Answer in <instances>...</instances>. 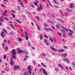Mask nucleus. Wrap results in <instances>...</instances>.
<instances>
[{
    "label": "nucleus",
    "mask_w": 75,
    "mask_h": 75,
    "mask_svg": "<svg viewBox=\"0 0 75 75\" xmlns=\"http://www.w3.org/2000/svg\"><path fill=\"white\" fill-rule=\"evenodd\" d=\"M45 29H46V30L47 31H49V32H51V31H52V32L53 30L52 29H48L47 28H45Z\"/></svg>",
    "instance_id": "nucleus-11"
},
{
    "label": "nucleus",
    "mask_w": 75,
    "mask_h": 75,
    "mask_svg": "<svg viewBox=\"0 0 75 75\" xmlns=\"http://www.w3.org/2000/svg\"><path fill=\"white\" fill-rule=\"evenodd\" d=\"M58 51L59 52H64L65 51V50L64 49L59 50Z\"/></svg>",
    "instance_id": "nucleus-8"
},
{
    "label": "nucleus",
    "mask_w": 75,
    "mask_h": 75,
    "mask_svg": "<svg viewBox=\"0 0 75 75\" xmlns=\"http://www.w3.org/2000/svg\"><path fill=\"white\" fill-rule=\"evenodd\" d=\"M19 41H22V39L21 38H19Z\"/></svg>",
    "instance_id": "nucleus-51"
},
{
    "label": "nucleus",
    "mask_w": 75,
    "mask_h": 75,
    "mask_svg": "<svg viewBox=\"0 0 75 75\" xmlns=\"http://www.w3.org/2000/svg\"><path fill=\"white\" fill-rule=\"evenodd\" d=\"M4 1H6L7 2H8V1L7 0H4Z\"/></svg>",
    "instance_id": "nucleus-55"
},
{
    "label": "nucleus",
    "mask_w": 75,
    "mask_h": 75,
    "mask_svg": "<svg viewBox=\"0 0 75 75\" xmlns=\"http://www.w3.org/2000/svg\"><path fill=\"white\" fill-rule=\"evenodd\" d=\"M46 44L47 45H49V43H46Z\"/></svg>",
    "instance_id": "nucleus-62"
},
{
    "label": "nucleus",
    "mask_w": 75,
    "mask_h": 75,
    "mask_svg": "<svg viewBox=\"0 0 75 75\" xmlns=\"http://www.w3.org/2000/svg\"><path fill=\"white\" fill-rule=\"evenodd\" d=\"M56 27L57 28H59V25H55Z\"/></svg>",
    "instance_id": "nucleus-31"
},
{
    "label": "nucleus",
    "mask_w": 75,
    "mask_h": 75,
    "mask_svg": "<svg viewBox=\"0 0 75 75\" xmlns=\"http://www.w3.org/2000/svg\"><path fill=\"white\" fill-rule=\"evenodd\" d=\"M42 70H44L42 68H41L40 69V71L39 72H41V71H42Z\"/></svg>",
    "instance_id": "nucleus-34"
},
{
    "label": "nucleus",
    "mask_w": 75,
    "mask_h": 75,
    "mask_svg": "<svg viewBox=\"0 0 75 75\" xmlns=\"http://www.w3.org/2000/svg\"><path fill=\"white\" fill-rule=\"evenodd\" d=\"M66 69L67 70V71H69V69H68V68L67 67H66Z\"/></svg>",
    "instance_id": "nucleus-44"
},
{
    "label": "nucleus",
    "mask_w": 75,
    "mask_h": 75,
    "mask_svg": "<svg viewBox=\"0 0 75 75\" xmlns=\"http://www.w3.org/2000/svg\"><path fill=\"white\" fill-rule=\"evenodd\" d=\"M45 26L46 27H47V24L45 23L44 24Z\"/></svg>",
    "instance_id": "nucleus-60"
},
{
    "label": "nucleus",
    "mask_w": 75,
    "mask_h": 75,
    "mask_svg": "<svg viewBox=\"0 0 75 75\" xmlns=\"http://www.w3.org/2000/svg\"><path fill=\"white\" fill-rule=\"evenodd\" d=\"M40 8L41 10H43V8L42 7V6L41 5V4H40Z\"/></svg>",
    "instance_id": "nucleus-28"
},
{
    "label": "nucleus",
    "mask_w": 75,
    "mask_h": 75,
    "mask_svg": "<svg viewBox=\"0 0 75 75\" xmlns=\"http://www.w3.org/2000/svg\"><path fill=\"white\" fill-rule=\"evenodd\" d=\"M64 32H65V31H67V32H68V29H66L65 28H64Z\"/></svg>",
    "instance_id": "nucleus-21"
},
{
    "label": "nucleus",
    "mask_w": 75,
    "mask_h": 75,
    "mask_svg": "<svg viewBox=\"0 0 75 75\" xmlns=\"http://www.w3.org/2000/svg\"><path fill=\"white\" fill-rule=\"evenodd\" d=\"M70 6L71 7H74V4L72 3L70 4Z\"/></svg>",
    "instance_id": "nucleus-18"
},
{
    "label": "nucleus",
    "mask_w": 75,
    "mask_h": 75,
    "mask_svg": "<svg viewBox=\"0 0 75 75\" xmlns=\"http://www.w3.org/2000/svg\"><path fill=\"white\" fill-rule=\"evenodd\" d=\"M25 37L26 39L27 40H28V36H27L25 35Z\"/></svg>",
    "instance_id": "nucleus-24"
},
{
    "label": "nucleus",
    "mask_w": 75,
    "mask_h": 75,
    "mask_svg": "<svg viewBox=\"0 0 75 75\" xmlns=\"http://www.w3.org/2000/svg\"><path fill=\"white\" fill-rule=\"evenodd\" d=\"M40 10L41 9V8L40 7H38V11H40Z\"/></svg>",
    "instance_id": "nucleus-22"
},
{
    "label": "nucleus",
    "mask_w": 75,
    "mask_h": 75,
    "mask_svg": "<svg viewBox=\"0 0 75 75\" xmlns=\"http://www.w3.org/2000/svg\"><path fill=\"white\" fill-rule=\"evenodd\" d=\"M28 70L29 71V74L30 75L31 74V66L30 65L28 66Z\"/></svg>",
    "instance_id": "nucleus-1"
},
{
    "label": "nucleus",
    "mask_w": 75,
    "mask_h": 75,
    "mask_svg": "<svg viewBox=\"0 0 75 75\" xmlns=\"http://www.w3.org/2000/svg\"><path fill=\"white\" fill-rule=\"evenodd\" d=\"M52 28L53 29H54V30H55V27H54V26H52Z\"/></svg>",
    "instance_id": "nucleus-47"
},
{
    "label": "nucleus",
    "mask_w": 75,
    "mask_h": 75,
    "mask_svg": "<svg viewBox=\"0 0 75 75\" xmlns=\"http://www.w3.org/2000/svg\"><path fill=\"white\" fill-rule=\"evenodd\" d=\"M51 16L52 17H54V14H51Z\"/></svg>",
    "instance_id": "nucleus-52"
},
{
    "label": "nucleus",
    "mask_w": 75,
    "mask_h": 75,
    "mask_svg": "<svg viewBox=\"0 0 75 75\" xmlns=\"http://www.w3.org/2000/svg\"><path fill=\"white\" fill-rule=\"evenodd\" d=\"M66 10L67 11H72V10H70L68 9H67Z\"/></svg>",
    "instance_id": "nucleus-35"
},
{
    "label": "nucleus",
    "mask_w": 75,
    "mask_h": 75,
    "mask_svg": "<svg viewBox=\"0 0 75 75\" xmlns=\"http://www.w3.org/2000/svg\"><path fill=\"white\" fill-rule=\"evenodd\" d=\"M45 43L47 42V40L46 39H45Z\"/></svg>",
    "instance_id": "nucleus-53"
},
{
    "label": "nucleus",
    "mask_w": 75,
    "mask_h": 75,
    "mask_svg": "<svg viewBox=\"0 0 75 75\" xmlns=\"http://www.w3.org/2000/svg\"><path fill=\"white\" fill-rule=\"evenodd\" d=\"M42 71H43V73L45 75H47V71L45 70L44 69L42 70Z\"/></svg>",
    "instance_id": "nucleus-12"
},
{
    "label": "nucleus",
    "mask_w": 75,
    "mask_h": 75,
    "mask_svg": "<svg viewBox=\"0 0 75 75\" xmlns=\"http://www.w3.org/2000/svg\"><path fill=\"white\" fill-rule=\"evenodd\" d=\"M18 8H18V10H20V9H21V8H20V6H18Z\"/></svg>",
    "instance_id": "nucleus-56"
},
{
    "label": "nucleus",
    "mask_w": 75,
    "mask_h": 75,
    "mask_svg": "<svg viewBox=\"0 0 75 75\" xmlns=\"http://www.w3.org/2000/svg\"><path fill=\"white\" fill-rule=\"evenodd\" d=\"M34 3L35 5L36 6H37V4L36 3V2H34Z\"/></svg>",
    "instance_id": "nucleus-40"
},
{
    "label": "nucleus",
    "mask_w": 75,
    "mask_h": 75,
    "mask_svg": "<svg viewBox=\"0 0 75 75\" xmlns=\"http://www.w3.org/2000/svg\"><path fill=\"white\" fill-rule=\"evenodd\" d=\"M1 6L3 7H6V6L3 4H1Z\"/></svg>",
    "instance_id": "nucleus-33"
},
{
    "label": "nucleus",
    "mask_w": 75,
    "mask_h": 75,
    "mask_svg": "<svg viewBox=\"0 0 75 75\" xmlns=\"http://www.w3.org/2000/svg\"><path fill=\"white\" fill-rule=\"evenodd\" d=\"M31 24L32 25V26H34V24H33V22H31Z\"/></svg>",
    "instance_id": "nucleus-54"
},
{
    "label": "nucleus",
    "mask_w": 75,
    "mask_h": 75,
    "mask_svg": "<svg viewBox=\"0 0 75 75\" xmlns=\"http://www.w3.org/2000/svg\"><path fill=\"white\" fill-rule=\"evenodd\" d=\"M34 71L35 72H36L37 71V68H35L34 69Z\"/></svg>",
    "instance_id": "nucleus-59"
},
{
    "label": "nucleus",
    "mask_w": 75,
    "mask_h": 75,
    "mask_svg": "<svg viewBox=\"0 0 75 75\" xmlns=\"http://www.w3.org/2000/svg\"><path fill=\"white\" fill-rule=\"evenodd\" d=\"M18 1L19 2H20V3H22V0H18Z\"/></svg>",
    "instance_id": "nucleus-42"
},
{
    "label": "nucleus",
    "mask_w": 75,
    "mask_h": 75,
    "mask_svg": "<svg viewBox=\"0 0 75 75\" xmlns=\"http://www.w3.org/2000/svg\"><path fill=\"white\" fill-rule=\"evenodd\" d=\"M44 36L45 37H46V38H48V36H47V35L45 34H44Z\"/></svg>",
    "instance_id": "nucleus-29"
},
{
    "label": "nucleus",
    "mask_w": 75,
    "mask_h": 75,
    "mask_svg": "<svg viewBox=\"0 0 75 75\" xmlns=\"http://www.w3.org/2000/svg\"><path fill=\"white\" fill-rule=\"evenodd\" d=\"M50 40L51 41V42H53V39L51 37H50Z\"/></svg>",
    "instance_id": "nucleus-20"
},
{
    "label": "nucleus",
    "mask_w": 75,
    "mask_h": 75,
    "mask_svg": "<svg viewBox=\"0 0 75 75\" xmlns=\"http://www.w3.org/2000/svg\"><path fill=\"white\" fill-rule=\"evenodd\" d=\"M25 35H28V34H27V32H26V31L25 32Z\"/></svg>",
    "instance_id": "nucleus-50"
},
{
    "label": "nucleus",
    "mask_w": 75,
    "mask_h": 75,
    "mask_svg": "<svg viewBox=\"0 0 75 75\" xmlns=\"http://www.w3.org/2000/svg\"><path fill=\"white\" fill-rule=\"evenodd\" d=\"M53 1L54 3H57V0H53Z\"/></svg>",
    "instance_id": "nucleus-38"
},
{
    "label": "nucleus",
    "mask_w": 75,
    "mask_h": 75,
    "mask_svg": "<svg viewBox=\"0 0 75 75\" xmlns=\"http://www.w3.org/2000/svg\"><path fill=\"white\" fill-rule=\"evenodd\" d=\"M10 64L11 65V66H13V65H14V62H13L12 61H11L10 62Z\"/></svg>",
    "instance_id": "nucleus-14"
},
{
    "label": "nucleus",
    "mask_w": 75,
    "mask_h": 75,
    "mask_svg": "<svg viewBox=\"0 0 75 75\" xmlns=\"http://www.w3.org/2000/svg\"><path fill=\"white\" fill-rule=\"evenodd\" d=\"M24 61H25V60H27V58H24Z\"/></svg>",
    "instance_id": "nucleus-64"
},
{
    "label": "nucleus",
    "mask_w": 75,
    "mask_h": 75,
    "mask_svg": "<svg viewBox=\"0 0 75 75\" xmlns=\"http://www.w3.org/2000/svg\"><path fill=\"white\" fill-rule=\"evenodd\" d=\"M10 25L12 27H13V28H14V27L13 25H12V24H10Z\"/></svg>",
    "instance_id": "nucleus-46"
},
{
    "label": "nucleus",
    "mask_w": 75,
    "mask_h": 75,
    "mask_svg": "<svg viewBox=\"0 0 75 75\" xmlns=\"http://www.w3.org/2000/svg\"><path fill=\"white\" fill-rule=\"evenodd\" d=\"M21 6H23V7H24V5H23V3H21Z\"/></svg>",
    "instance_id": "nucleus-39"
},
{
    "label": "nucleus",
    "mask_w": 75,
    "mask_h": 75,
    "mask_svg": "<svg viewBox=\"0 0 75 75\" xmlns=\"http://www.w3.org/2000/svg\"><path fill=\"white\" fill-rule=\"evenodd\" d=\"M6 57H7L6 55V54H4V59H6Z\"/></svg>",
    "instance_id": "nucleus-27"
},
{
    "label": "nucleus",
    "mask_w": 75,
    "mask_h": 75,
    "mask_svg": "<svg viewBox=\"0 0 75 75\" xmlns=\"http://www.w3.org/2000/svg\"><path fill=\"white\" fill-rule=\"evenodd\" d=\"M59 11H60V13L61 14V13H62V11H61V10H59Z\"/></svg>",
    "instance_id": "nucleus-61"
},
{
    "label": "nucleus",
    "mask_w": 75,
    "mask_h": 75,
    "mask_svg": "<svg viewBox=\"0 0 75 75\" xmlns=\"http://www.w3.org/2000/svg\"><path fill=\"white\" fill-rule=\"evenodd\" d=\"M1 36L2 38H4L5 37V33H4V31H2L1 33Z\"/></svg>",
    "instance_id": "nucleus-5"
},
{
    "label": "nucleus",
    "mask_w": 75,
    "mask_h": 75,
    "mask_svg": "<svg viewBox=\"0 0 75 75\" xmlns=\"http://www.w3.org/2000/svg\"><path fill=\"white\" fill-rule=\"evenodd\" d=\"M18 52L19 53V54H21V52H23V50H21L19 48H18Z\"/></svg>",
    "instance_id": "nucleus-9"
},
{
    "label": "nucleus",
    "mask_w": 75,
    "mask_h": 75,
    "mask_svg": "<svg viewBox=\"0 0 75 75\" xmlns=\"http://www.w3.org/2000/svg\"><path fill=\"white\" fill-rule=\"evenodd\" d=\"M20 69V67L19 66L16 65L14 66V70H17V69Z\"/></svg>",
    "instance_id": "nucleus-2"
},
{
    "label": "nucleus",
    "mask_w": 75,
    "mask_h": 75,
    "mask_svg": "<svg viewBox=\"0 0 75 75\" xmlns=\"http://www.w3.org/2000/svg\"><path fill=\"white\" fill-rule=\"evenodd\" d=\"M12 12H13L14 13H16V11H15L12 10Z\"/></svg>",
    "instance_id": "nucleus-57"
},
{
    "label": "nucleus",
    "mask_w": 75,
    "mask_h": 75,
    "mask_svg": "<svg viewBox=\"0 0 75 75\" xmlns=\"http://www.w3.org/2000/svg\"><path fill=\"white\" fill-rule=\"evenodd\" d=\"M35 18H37V19H38V20H39V17H38L37 16H35Z\"/></svg>",
    "instance_id": "nucleus-41"
},
{
    "label": "nucleus",
    "mask_w": 75,
    "mask_h": 75,
    "mask_svg": "<svg viewBox=\"0 0 75 75\" xmlns=\"http://www.w3.org/2000/svg\"><path fill=\"white\" fill-rule=\"evenodd\" d=\"M36 3L37 4L38 3H39V2H38V1L37 0H36Z\"/></svg>",
    "instance_id": "nucleus-58"
},
{
    "label": "nucleus",
    "mask_w": 75,
    "mask_h": 75,
    "mask_svg": "<svg viewBox=\"0 0 75 75\" xmlns=\"http://www.w3.org/2000/svg\"><path fill=\"white\" fill-rule=\"evenodd\" d=\"M36 25L37 26V28L38 29V30H39V31H40V26L38 25L37 24H36Z\"/></svg>",
    "instance_id": "nucleus-16"
},
{
    "label": "nucleus",
    "mask_w": 75,
    "mask_h": 75,
    "mask_svg": "<svg viewBox=\"0 0 75 75\" xmlns=\"http://www.w3.org/2000/svg\"><path fill=\"white\" fill-rule=\"evenodd\" d=\"M59 67L60 68H61L62 69H63V66L61 64H59L58 65Z\"/></svg>",
    "instance_id": "nucleus-13"
},
{
    "label": "nucleus",
    "mask_w": 75,
    "mask_h": 75,
    "mask_svg": "<svg viewBox=\"0 0 75 75\" xmlns=\"http://www.w3.org/2000/svg\"><path fill=\"white\" fill-rule=\"evenodd\" d=\"M64 48H65V49H67L68 48V47L66 46H64Z\"/></svg>",
    "instance_id": "nucleus-45"
},
{
    "label": "nucleus",
    "mask_w": 75,
    "mask_h": 75,
    "mask_svg": "<svg viewBox=\"0 0 75 75\" xmlns=\"http://www.w3.org/2000/svg\"><path fill=\"white\" fill-rule=\"evenodd\" d=\"M8 47L6 46L5 47L4 51H7V50H8Z\"/></svg>",
    "instance_id": "nucleus-10"
},
{
    "label": "nucleus",
    "mask_w": 75,
    "mask_h": 75,
    "mask_svg": "<svg viewBox=\"0 0 75 75\" xmlns=\"http://www.w3.org/2000/svg\"><path fill=\"white\" fill-rule=\"evenodd\" d=\"M11 15L13 16V18H16V16H15V15L14 14L12 13Z\"/></svg>",
    "instance_id": "nucleus-25"
},
{
    "label": "nucleus",
    "mask_w": 75,
    "mask_h": 75,
    "mask_svg": "<svg viewBox=\"0 0 75 75\" xmlns=\"http://www.w3.org/2000/svg\"><path fill=\"white\" fill-rule=\"evenodd\" d=\"M69 68L71 70H72V69L71 68V67H69Z\"/></svg>",
    "instance_id": "nucleus-63"
},
{
    "label": "nucleus",
    "mask_w": 75,
    "mask_h": 75,
    "mask_svg": "<svg viewBox=\"0 0 75 75\" xmlns=\"http://www.w3.org/2000/svg\"><path fill=\"white\" fill-rule=\"evenodd\" d=\"M58 35H60V36H61V35H62L61 34V33L59 32H58Z\"/></svg>",
    "instance_id": "nucleus-30"
},
{
    "label": "nucleus",
    "mask_w": 75,
    "mask_h": 75,
    "mask_svg": "<svg viewBox=\"0 0 75 75\" xmlns=\"http://www.w3.org/2000/svg\"><path fill=\"white\" fill-rule=\"evenodd\" d=\"M11 52L12 54L13 55H16V52L15 50H12Z\"/></svg>",
    "instance_id": "nucleus-3"
},
{
    "label": "nucleus",
    "mask_w": 75,
    "mask_h": 75,
    "mask_svg": "<svg viewBox=\"0 0 75 75\" xmlns=\"http://www.w3.org/2000/svg\"><path fill=\"white\" fill-rule=\"evenodd\" d=\"M0 21L1 22H4V20L2 19V17L0 18Z\"/></svg>",
    "instance_id": "nucleus-15"
},
{
    "label": "nucleus",
    "mask_w": 75,
    "mask_h": 75,
    "mask_svg": "<svg viewBox=\"0 0 75 75\" xmlns=\"http://www.w3.org/2000/svg\"><path fill=\"white\" fill-rule=\"evenodd\" d=\"M73 66H74V67H75V63H74L72 64Z\"/></svg>",
    "instance_id": "nucleus-49"
},
{
    "label": "nucleus",
    "mask_w": 75,
    "mask_h": 75,
    "mask_svg": "<svg viewBox=\"0 0 75 75\" xmlns=\"http://www.w3.org/2000/svg\"><path fill=\"white\" fill-rule=\"evenodd\" d=\"M40 38L41 40H42V39H43V36H42V35L41 34H40Z\"/></svg>",
    "instance_id": "nucleus-17"
},
{
    "label": "nucleus",
    "mask_w": 75,
    "mask_h": 75,
    "mask_svg": "<svg viewBox=\"0 0 75 75\" xmlns=\"http://www.w3.org/2000/svg\"><path fill=\"white\" fill-rule=\"evenodd\" d=\"M23 75H28V72H25Z\"/></svg>",
    "instance_id": "nucleus-26"
},
{
    "label": "nucleus",
    "mask_w": 75,
    "mask_h": 75,
    "mask_svg": "<svg viewBox=\"0 0 75 75\" xmlns=\"http://www.w3.org/2000/svg\"><path fill=\"white\" fill-rule=\"evenodd\" d=\"M55 7H56V8H59V7L58 6H57V5H55Z\"/></svg>",
    "instance_id": "nucleus-48"
},
{
    "label": "nucleus",
    "mask_w": 75,
    "mask_h": 75,
    "mask_svg": "<svg viewBox=\"0 0 75 75\" xmlns=\"http://www.w3.org/2000/svg\"><path fill=\"white\" fill-rule=\"evenodd\" d=\"M69 59L67 58H66V61L67 62H69Z\"/></svg>",
    "instance_id": "nucleus-23"
},
{
    "label": "nucleus",
    "mask_w": 75,
    "mask_h": 75,
    "mask_svg": "<svg viewBox=\"0 0 75 75\" xmlns=\"http://www.w3.org/2000/svg\"><path fill=\"white\" fill-rule=\"evenodd\" d=\"M69 31L70 33H69L68 34L70 35V36H72V34H74V32L73 31L69 30Z\"/></svg>",
    "instance_id": "nucleus-4"
},
{
    "label": "nucleus",
    "mask_w": 75,
    "mask_h": 75,
    "mask_svg": "<svg viewBox=\"0 0 75 75\" xmlns=\"http://www.w3.org/2000/svg\"><path fill=\"white\" fill-rule=\"evenodd\" d=\"M12 58H13V59H16V55L13 56L12 57Z\"/></svg>",
    "instance_id": "nucleus-32"
},
{
    "label": "nucleus",
    "mask_w": 75,
    "mask_h": 75,
    "mask_svg": "<svg viewBox=\"0 0 75 75\" xmlns=\"http://www.w3.org/2000/svg\"><path fill=\"white\" fill-rule=\"evenodd\" d=\"M53 40L54 41H55V42H56V41H57V40H56V39H55V38H53Z\"/></svg>",
    "instance_id": "nucleus-37"
},
{
    "label": "nucleus",
    "mask_w": 75,
    "mask_h": 75,
    "mask_svg": "<svg viewBox=\"0 0 75 75\" xmlns=\"http://www.w3.org/2000/svg\"><path fill=\"white\" fill-rule=\"evenodd\" d=\"M61 55H62V57H67V53H62L61 54Z\"/></svg>",
    "instance_id": "nucleus-6"
},
{
    "label": "nucleus",
    "mask_w": 75,
    "mask_h": 75,
    "mask_svg": "<svg viewBox=\"0 0 75 75\" xmlns=\"http://www.w3.org/2000/svg\"><path fill=\"white\" fill-rule=\"evenodd\" d=\"M41 65H43V67H45V65H44V64H43V63H42Z\"/></svg>",
    "instance_id": "nucleus-36"
},
{
    "label": "nucleus",
    "mask_w": 75,
    "mask_h": 75,
    "mask_svg": "<svg viewBox=\"0 0 75 75\" xmlns=\"http://www.w3.org/2000/svg\"><path fill=\"white\" fill-rule=\"evenodd\" d=\"M16 21H17V22H18V23H21V22L20 21V20H19L16 19Z\"/></svg>",
    "instance_id": "nucleus-19"
},
{
    "label": "nucleus",
    "mask_w": 75,
    "mask_h": 75,
    "mask_svg": "<svg viewBox=\"0 0 75 75\" xmlns=\"http://www.w3.org/2000/svg\"><path fill=\"white\" fill-rule=\"evenodd\" d=\"M4 42H7V40L6 39H4Z\"/></svg>",
    "instance_id": "nucleus-43"
},
{
    "label": "nucleus",
    "mask_w": 75,
    "mask_h": 75,
    "mask_svg": "<svg viewBox=\"0 0 75 75\" xmlns=\"http://www.w3.org/2000/svg\"><path fill=\"white\" fill-rule=\"evenodd\" d=\"M50 48L52 49V50L54 51H58V50H57V49L55 48L54 47L52 46H50Z\"/></svg>",
    "instance_id": "nucleus-7"
}]
</instances>
